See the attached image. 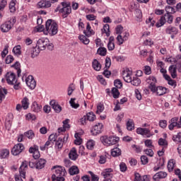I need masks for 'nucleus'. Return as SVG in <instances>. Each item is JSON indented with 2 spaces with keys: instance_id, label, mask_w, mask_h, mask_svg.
Returning a JSON list of instances; mask_svg holds the SVG:
<instances>
[{
  "instance_id": "obj_11",
  "label": "nucleus",
  "mask_w": 181,
  "mask_h": 181,
  "mask_svg": "<svg viewBox=\"0 0 181 181\" xmlns=\"http://www.w3.org/2000/svg\"><path fill=\"white\" fill-rule=\"evenodd\" d=\"M24 149H25V146H23L22 144L19 143L13 146V148L11 150V153L14 156H17V155L22 153V152H23Z\"/></svg>"
},
{
  "instance_id": "obj_29",
  "label": "nucleus",
  "mask_w": 181,
  "mask_h": 181,
  "mask_svg": "<svg viewBox=\"0 0 181 181\" xmlns=\"http://www.w3.org/2000/svg\"><path fill=\"white\" fill-rule=\"evenodd\" d=\"M8 93V91L5 88H2V86H0V104L2 103V100L4 98H5V95Z\"/></svg>"
},
{
  "instance_id": "obj_23",
  "label": "nucleus",
  "mask_w": 181,
  "mask_h": 181,
  "mask_svg": "<svg viewBox=\"0 0 181 181\" xmlns=\"http://www.w3.org/2000/svg\"><path fill=\"white\" fill-rule=\"evenodd\" d=\"M177 66L176 65H171L169 66L168 71L173 78H176L177 74H176Z\"/></svg>"
},
{
  "instance_id": "obj_9",
  "label": "nucleus",
  "mask_w": 181,
  "mask_h": 181,
  "mask_svg": "<svg viewBox=\"0 0 181 181\" xmlns=\"http://www.w3.org/2000/svg\"><path fill=\"white\" fill-rule=\"evenodd\" d=\"M179 117H173L170 121L168 129L170 131H173L175 127L181 128V122H179Z\"/></svg>"
},
{
  "instance_id": "obj_47",
  "label": "nucleus",
  "mask_w": 181,
  "mask_h": 181,
  "mask_svg": "<svg viewBox=\"0 0 181 181\" xmlns=\"http://www.w3.org/2000/svg\"><path fill=\"white\" fill-rule=\"evenodd\" d=\"M89 175L91 176V181H98L100 180V177H98V175L94 174L93 171H88Z\"/></svg>"
},
{
  "instance_id": "obj_26",
  "label": "nucleus",
  "mask_w": 181,
  "mask_h": 181,
  "mask_svg": "<svg viewBox=\"0 0 181 181\" xmlns=\"http://www.w3.org/2000/svg\"><path fill=\"white\" fill-rule=\"evenodd\" d=\"M165 32L168 35H177V28L169 26L166 28Z\"/></svg>"
},
{
  "instance_id": "obj_30",
  "label": "nucleus",
  "mask_w": 181,
  "mask_h": 181,
  "mask_svg": "<svg viewBox=\"0 0 181 181\" xmlns=\"http://www.w3.org/2000/svg\"><path fill=\"white\" fill-rule=\"evenodd\" d=\"M11 67H13L16 69V70H17L18 77H21V73H22V71L21 70V63H19V62H16L11 66Z\"/></svg>"
},
{
  "instance_id": "obj_50",
  "label": "nucleus",
  "mask_w": 181,
  "mask_h": 181,
  "mask_svg": "<svg viewBox=\"0 0 181 181\" xmlns=\"http://www.w3.org/2000/svg\"><path fill=\"white\" fill-rule=\"evenodd\" d=\"M16 5V4L13 1H11L10 2V4H9L10 12L13 13L16 11V7H15Z\"/></svg>"
},
{
  "instance_id": "obj_43",
  "label": "nucleus",
  "mask_w": 181,
  "mask_h": 181,
  "mask_svg": "<svg viewBox=\"0 0 181 181\" xmlns=\"http://www.w3.org/2000/svg\"><path fill=\"white\" fill-rule=\"evenodd\" d=\"M111 93L113 95V98H118V97H119V90H118V88H112Z\"/></svg>"
},
{
  "instance_id": "obj_1",
  "label": "nucleus",
  "mask_w": 181,
  "mask_h": 181,
  "mask_svg": "<svg viewBox=\"0 0 181 181\" xmlns=\"http://www.w3.org/2000/svg\"><path fill=\"white\" fill-rule=\"evenodd\" d=\"M52 170H55V173L52 175V181H64V176H66V169L60 165H54Z\"/></svg>"
},
{
  "instance_id": "obj_12",
  "label": "nucleus",
  "mask_w": 181,
  "mask_h": 181,
  "mask_svg": "<svg viewBox=\"0 0 181 181\" xmlns=\"http://www.w3.org/2000/svg\"><path fill=\"white\" fill-rule=\"evenodd\" d=\"M136 134L139 135H142L143 136H146V138H151L152 136V134L151 133V130L146 128L139 127L136 129Z\"/></svg>"
},
{
  "instance_id": "obj_41",
  "label": "nucleus",
  "mask_w": 181,
  "mask_h": 181,
  "mask_svg": "<svg viewBox=\"0 0 181 181\" xmlns=\"http://www.w3.org/2000/svg\"><path fill=\"white\" fill-rule=\"evenodd\" d=\"M78 39L83 45H88L90 43V40L86 35H79Z\"/></svg>"
},
{
  "instance_id": "obj_56",
  "label": "nucleus",
  "mask_w": 181,
  "mask_h": 181,
  "mask_svg": "<svg viewBox=\"0 0 181 181\" xmlns=\"http://www.w3.org/2000/svg\"><path fill=\"white\" fill-rule=\"evenodd\" d=\"M135 15L137 18V21H140L142 18V11L139 9L135 11Z\"/></svg>"
},
{
  "instance_id": "obj_39",
  "label": "nucleus",
  "mask_w": 181,
  "mask_h": 181,
  "mask_svg": "<svg viewBox=\"0 0 181 181\" xmlns=\"http://www.w3.org/2000/svg\"><path fill=\"white\" fill-rule=\"evenodd\" d=\"M165 12L167 14L173 15V13H176V11H175V8H173L170 6H165Z\"/></svg>"
},
{
  "instance_id": "obj_32",
  "label": "nucleus",
  "mask_w": 181,
  "mask_h": 181,
  "mask_svg": "<svg viewBox=\"0 0 181 181\" xmlns=\"http://www.w3.org/2000/svg\"><path fill=\"white\" fill-rule=\"evenodd\" d=\"M121 153H122V152H121V149H119V148H115L112 149L111 155L114 158H117V156H120Z\"/></svg>"
},
{
  "instance_id": "obj_49",
  "label": "nucleus",
  "mask_w": 181,
  "mask_h": 181,
  "mask_svg": "<svg viewBox=\"0 0 181 181\" xmlns=\"http://www.w3.org/2000/svg\"><path fill=\"white\" fill-rule=\"evenodd\" d=\"M13 52L16 56H21V46L18 45V46L14 47L13 49Z\"/></svg>"
},
{
  "instance_id": "obj_22",
  "label": "nucleus",
  "mask_w": 181,
  "mask_h": 181,
  "mask_svg": "<svg viewBox=\"0 0 181 181\" xmlns=\"http://www.w3.org/2000/svg\"><path fill=\"white\" fill-rule=\"evenodd\" d=\"M31 110L33 112H40L42 110V106L39 105L37 102L35 101L32 104Z\"/></svg>"
},
{
  "instance_id": "obj_44",
  "label": "nucleus",
  "mask_w": 181,
  "mask_h": 181,
  "mask_svg": "<svg viewBox=\"0 0 181 181\" xmlns=\"http://www.w3.org/2000/svg\"><path fill=\"white\" fill-rule=\"evenodd\" d=\"M108 155V153H105L104 156H100V159H99V163H100V165H104V163H105V162H107V156Z\"/></svg>"
},
{
  "instance_id": "obj_6",
  "label": "nucleus",
  "mask_w": 181,
  "mask_h": 181,
  "mask_svg": "<svg viewBox=\"0 0 181 181\" xmlns=\"http://www.w3.org/2000/svg\"><path fill=\"white\" fill-rule=\"evenodd\" d=\"M15 22L16 20L15 18H12L10 21H7L5 23H2L0 26V29L3 33H7L13 28V25H15Z\"/></svg>"
},
{
  "instance_id": "obj_27",
  "label": "nucleus",
  "mask_w": 181,
  "mask_h": 181,
  "mask_svg": "<svg viewBox=\"0 0 181 181\" xmlns=\"http://www.w3.org/2000/svg\"><path fill=\"white\" fill-rule=\"evenodd\" d=\"M36 163V169H43V168H45V165H46V160L40 158Z\"/></svg>"
},
{
  "instance_id": "obj_34",
  "label": "nucleus",
  "mask_w": 181,
  "mask_h": 181,
  "mask_svg": "<svg viewBox=\"0 0 181 181\" xmlns=\"http://www.w3.org/2000/svg\"><path fill=\"white\" fill-rule=\"evenodd\" d=\"M24 136L28 139H33L35 138V132L33 130H28L24 132Z\"/></svg>"
},
{
  "instance_id": "obj_15",
  "label": "nucleus",
  "mask_w": 181,
  "mask_h": 181,
  "mask_svg": "<svg viewBox=\"0 0 181 181\" xmlns=\"http://www.w3.org/2000/svg\"><path fill=\"white\" fill-rule=\"evenodd\" d=\"M146 83L149 84L148 88L151 90V91H155V88L156 87V78L155 76H149L146 79Z\"/></svg>"
},
{
  "instance_id": "obj_61",
  "label": "nucleus",
  "mask_w": 181,
  "mask_h": 181,
  "mask_svg": "<svg viewBox=\"0 0 181 181\" xmlns=\"http://www.w3.org/2000/svg\"><path fill=\"white\" fill-rule=\"evenodd\" d=\"M110 67H111V59L110 57H106L105 67L104 69H109Z\"/></svg>"
},
{
  "instance_id": "obj_46",
  "label": "nucleus",
  "mask_w": 181,
  "mask_h": 181,
  "mask_svg": "<svg viewBox=\"0 0 181 181\" xmlns=\"http://www.w3.org/2000/svg\"><path fill=\"white\" fill-rule=\"evenodd\" d=\"M95 145V141H94L93 140H89L87 144H86V147L88 149H93L94 148V146Z\"/></svg>"
},
{
  "instance_id": "obj_2",
  "label": "nucleus",
  "mask_w": 181,
  "mask_h": 181,
  "mask_svg": "<svg viewBox=\"0 0 181 181\" xmlns=\"http://www.w3.org/2000/svg\"><path fill=\"white\" fill-rule=\"evenodd\" d=\"M57 23H56L52 19L47 20L45 23V35H47V33H49L50 36H54V35H57Z\"/></svg>"
},
{
  "instance_id": "obj_20",
  "label": "nucleus",
  "mask_w": 181,
  "mask_h": 181,
  "mask_svg": "<svg viewBox=\"0 0 181 181\" xmlns=\"http://www.w3.org/2000/svg\"><path fill=\"white\" fill-rule=\"evenodd\" d=\"M166 176H168V173H166V172L160 171L154 175L153 179V180L158 181L159 179H165Z\"/></svg>"
},
{
  "instance_id": "obj_59",
  "label": "nucleus",
  "mask_w": 181,
  "mask_h": 181,
  "mask_svg": "<svg viewBox=\"0 0 181 181\" xmlns=\"http://www.w3.org/2000/svg\"><path fill=\"white\" fill-rule=\"evenodd\" d=\"M116 39L119 45H122V43H124V42H125V40H124V37H122V35L121 34H119Z\"/></svg>"
},
{
  "instance_id": "obj_3",
  "label": "nucleus",
  "mask_w": 181,
  "mask_h": 181,
  "mask_svg": "<svg viewBox=\"0 0 181 181\" xmlns=\"http://www.w3.org/2000/svg\"><path fill=\"white\" fill-rule=\"evenodd\" d=\"M6 80L7 83L10 86H14L15 90H19L21 88L20 84L21 83L18 82V80L16 79V75L13 72H8L6 76Z\"/></svg>"
},
{
  "instance_id": "obj_54",
  "label": "nucleus",
  "mask_w": 181,
  "mask_h": 181,
  "mask_svg": "<svg viewBox=\"0 0 181 181\" xmlns=\"http://www.w3.org/2000/svg\"><path fill=\"white\" fill-rule=\"evenodd\" d=\"M114 86L116 87V88H122V82H121L119 79H116L114 81Z\"/></svg>"
},
{
  "instance_id": "obj_55",
  "label": "nucleus",
  "mask_w": 181,
  "mask_h": 181,
  "mask_svg": "<svg viewBox=\"0 0 181 181\" xmlns=\"http://www.w3.org/2000/svg\"><path fill=\"white\" fill-rule=\"evenodd\" d=\"M103 30L105 32V33L106 34V36H110V25L108 24H105L104 26H103Z\"/></svg>"
},
{
  "instance_id": "obj_45",
  "label": "nucleus",
  "mask_w": 181,
  "mask_h": 181,
  "mask_svg": "<svg viewBox=\"0 0 181 181\" xmlns=\"http://www.w3.org/2000/svg\"><path fill=\"white\" fill-rule=\"evenodd\" d=\"M104 104L103 103H99L97 105V111H96V114H101V112H103V111H104Z\"/></svg>"
},
{
  "instance_id": "obj_4",
  "label": "nucleus",
  "mask_w": 181,
  "mask_h": 181,
  "mask_svg": "<svg viewBox=\"0 0 181 181\" xmlns=\"http://www.w3.org/2000/svg\"><path fill=\"white\" fill-rule=\"evenodd\" d=\"M28 169V161H23L19 168L20 175H16V181H23V179L26 177V170Z\"/></svg>"
},
{
  "instance_id": "obj_33",
  "label": "nucleus",
  "mask_w": 181,
  "mask_h": 181,
  "mask_svg": "<svg viewBox=\"0 0 181 181\" xmlns=\"http://www.w3.org/2000/svg\"><path fill=\"white\" fill-rule=\"evenodd\" d=\"M92 64L94 70L96 71H100V70H101V64L98 62V60L94 59Z\"/></svg>"
},
{
  "instance_id": "obj_7",
  "label": "nucleus",
  "mask_w": 181,
  "mask_h": 181,
  "mask_svg": "<svg viewBox=\"0 0 181 181\" xmlns=\"http://www.w3.org/2000/svg\"><path fill=\"white\" fill-rule=\"evenodd\" d=\"M173 23V16L172 14L165 13L163 16L160 18L158 22L156 23V25L157 28H160V26H163L165 23Z\"/></svg>"
},
{
  "instance_id": "obj_52",
  "label": "nucleus",
  "mask_w": 181,
  "mask_h": 181,
  "mask_svg": "<svg viewBox=\"0 0 181 181\" xmlns=\"http://www.w3.org/2000/svg\"><path fill=\"white\" fill-rule=\"evenodd\" d=\"M8 156H9V150L4 149V150L1 151V157L3 159H5V158L8 157Z\"/></svg>"
},
{
  "instance_id": "obj_25",
  "label": "nucleus",
  "mask_w": 181,
  "mask_h": 181,
  "mask_svg": "<svg viewBox=\"0 0 181 181\" xmlns=\"http://www.w3.org/2000/svg\"><path fill=\"white\" fill-rule=\"evenodd\" d=\"M64 139L65 137H59L57 141L55 146L58 149V151H60V149L63 148V145H64Z\"/></svg>"
},
{
  "instance_id": "obj_48",
  "label": "nucleus",
  "mask_w": 181,
  "mask_h": 181,
  "mask_svg": "<svg viewBox=\"0 0 181 181\" xmlns=\"http://www.w3.org/2000/svg\"><path fill=\"white\" fill-rule=\"evenodd\" d=\"M158 163L160 164L158 165V167H154L155 172L159 170L160 168L163 167V165H165V160L163 159L159 160Z\"/></svg>"
},
{
  "instance_id": "obj_42",
  "label": "nucleus",
  "mask_w": 181,
  "mask_h": 181,
  "mask_svg": "<svg viewBox=\"0 0 181 181\" xmlns=\"http://www.w3.org/2000/svg\"><path fill=\"white\" fill-rule=\"evenodd\" d=\"M98 53L100 56H106L107 55V48L100 47L98 49Z\"/></svg>"
},
{
  "instance_id": "obj_17",
  "label": "nucleus",
  "mask_w": 181,
  "mask_h": 181,
  "mask_svg": "<svg viewBox=\"0 0 181 181\" xmlns=\"http://www.w3.org/2000/svg\"><path fill=\"white\" fill-rule=\"evenodd\" d=\"M122 76L124 81L126 83H131L132 81V72L131 71H123Z\"/></svg>"
},
{
  "instance_id": "obj_24",
  "label": "nucleus",
  "mask_w": 181,
  "mask_h": 181,
  "mask_svg": "<svg viewBox=\"0 0 181 181\" xmlns=\"http://www.w3.org/2000/svg\"><path fill=\"white\" fill-rule=\"evenodd\" d=\"M69 158L71 159V160H76L77 158L78 157V155H77V150H76V148H72L69 153Z\"/></svg>"
},
{
  "instance_id": "obj_53",
  "label": "nucleus",
  "mask_w": 181,
  "mask_h": 181,
  "mask_svg": "<svg viewBox=\"0 0 181 181\" xmlns=\"http://www.w3.org/2000/svg\"><path fill=\"white\" fill-rule=\"evenodd\" d=\"M74 90H76V88L74 87V84L71 83L68 88V95H71Z\"/></svg>"
},
{
  "instance_id": "obj_40",
  "label": "nucleus",
  "mask_w": 181,
  "mask_h": 181,
  "mask_svg": "<svg viewBox=\"0 0 181 181\" xmlns=\"http://www.w3.org/2000/svg\"><path fill=\"white\" fill-rule=\"evenodd\" d=\"M69 104L71 107H72V108H74L75 110H77V108L80 107V104L76 103V98H71Z\"/></svg>"
},
{
  "instance_id": "obj_58",
  "label": "nucleus",
  "mask_w": 181,
  "mask_h": 181,
  "mask_svg": "<svg viewBox=\"0 0 181 181\" xmlns=\"http://www.w3.org/2000/svg\"><path fill=\"white\" fill-rule=\"evenodd\" d=\"M158 145H160V146H168V141H166V139H160L158 140Z\"/></svg>"
},
{
  "instance_id": "obj_37",
  "label": "nucleus",
  "mask_w": 181,
  "mask_h": 181,
  "mask_svg": "<svg viewBox=\"0 0 181 181\" xmlns=\"http://www.w3.org/2000/svg\"><path fill=\"white\" fill-rule=\"evenodd\" d=\"M86 30H83V33L86 36H91V35H93V31L91 30V26L89 23H87Z\"/></svg>"
},
{
  "instance_id": "obj_16",
  "label": "nucleus",
  "mask_w": 181,
  "mask_h": 181,
  "mask_svg": "<svg viewBox=\"0 0 181 181\" xmlns=\"http://www.w3.org/2000/svg\"><path fill=\"white\" fill-rule=\"evenodd\" d=\"M112 172H114V170H112V168H105L101 173V175L104 177V179H112L114 176Z\"/></svg>"
},
{
  "instance_id": "obj_31",
  "label": "nucleus",
  "mask_w": 181,
  "mask_h": 181,
  "mask_svg": "<svg viewBox=\"0 0 181 181\" xmlns=\"http://www.w3.org/2000/svg\"><path fill=\"white\" fill-rule=\"evenodd\" d=\"M21 104L23 110H28L29 108V98L27 97L23 98Z\"/></svg>"
},
{
  "instance_id": "obj_19",
  "label": "nucleus",
  "mask_w": 181,
  "mask_h": 181,
  "mask_svg": "<svg viewBox=\"0 0 181 181\" xmlns=\"http://www.w3.org/2000/svg\"><path fill=\"white\" fill-rule=\"evenodd\" d=\"M52 6V4L49 1L42 0L39 1L37 4V8H40L41 9H45L46 8H50Z\"/></svg>"
},
{
  "instance_id": "obj_64",
  "label": "nucleus",
  "mask_w": 181,
  "mask_h": 181,
  "mask_svg": "<svg viewBox=\"0 0 181 181\" xmlns=\"http://www.w3.org/2000/svg\"><path fill=\"white\" fill-rule=\"evenodd\" d=\"M141 162L142 165H146L148 162V157H146V156H141Z\"/></svg>"
},
{
  "instance_id": "obj_10",
  "label": "nucleus",
  "mask_w": 181,
  "mask_h": 181,
  "mask_svg": "<svg viewBox=\"0 0 181 181\" xmlns=\"http://www.w3.org/2000/svg\"><path fill=\"white\" fill-rule=\"evenodd\" d=\"M47 45H49V39H39L37 42L36 47H37L39 50H45Z\"/></svg>"
},
{
  "instance_id": "obj_5",
  "label": "nucleus",
  "mask_w": 181,
  "mask_h": 181,
  "mask_svg": "<svg viewBox=\"0 0 181 181\" xmlns=\"http://www.w3.org/2000/svg\"><path fill=\"white\" fill-rule=\"evenodd\" d=\"M100 141L103 145L108 146L110 145H115L118 141H119V137H114V136H103L100 137Z\"/></svg>"
},
{
  "instance_id": "obj_60",
  "label": "nucleus",
  "mask_w": 181,
  "mask_h": 181,
  "mask_svg": "<svg viewBox=\"0 0 181 181\" xmlns=\"http://www.w3.org/2000/svg\"><path fill=\"white\" fill-rule=\"evenodd\" d=\"M127 128L128 131H132L134 129V122H127Z\"/></svg>"
},
{
  "instance_id": "obj_51",
  "label": "nucleus",
  "mask_w": 181,
  "mask_h": 181,
  "mask_svg": "<svg viewBox=\"0 0 181 181\" xmlns=\"http://www.w3.org/2000/svg\"><path fill=\"white\" fill-rule=\"evenodd\" d=\"M173 141L174 142H181V133H177L176 135L173 136Z\"/></svg>"
},
{
  "instance_id": "obj_36",
  "label": "nucleus",
  "mask_w": 181,
  "mask_h": 181,
  "mask_svg": "<svg viewBox=\"0 0 181 181\" xmlns=\"http://www.w3.org/2000/svg\"><path fill=\"white\" fill-rule=\"evenodd\" d=\"M132 86H138L141 84V79L139 78L138 76H134L132 78V81L130 82Z\"/></svg>"
},
{
  "instance_id": "obj_14",
  "label": "nucleus",
  "mask_w": 181,
  "mask_h": 181,
  "mask_svg": "<svg viewBox=\"0 0 181 181\" xmlns=\"http://www.w3.org/2000/svg\"><path fill=\"white\" fill-rule=\"evenodd\" d=\"M25 83L31 90H35L36 88V81L32 75L28 76L25 79Z\"/></svg>"
},
{
  "instance_id": "obj_57",
  "label": "nucleus",
  "mask_w": 181,
  "mask_h": 181,
  "mask_svg": "<svg viewBox=\"0 0 181 181\" xmlns=\"http://www.w3.org/2000/svg\"><path fill=\"white\" fill-rule=\"evenodd\" d=\"M57 139V134H52L48 138V140L50 141L52 144H54V142H55Z\"/></svg>"
},
{
  "instance_id": "obj_63",
  "label": "nucleus",
  "mask_w": 181,
  "mask_h": 181,
  "mask_svg": "<svg viewBox=\"0 0 181 181\" xmlns=\"http://www.w3.org/2000/svg\"><path fill=\"white\" fill-rule=\"evenodd\" d=\"M119 169L122 172H127V164H125V163H121L119 164Z\"/></svg>"
},
{
  "instance_id": "obj_13",
  "label": "nucleus",
  "mask_w": 181,
  "mask_h": 181,
  "mask_svg": "<svg viewBox=\"0 0 181 181\" xmlns=\"http://www.w3.org/2000/svg\"><path fill=\"white\" fill-rule=\"evenodd\" d=\"M92 135L96 136V135H100L103 132V124L98 123L95 124L90 130Z\"/></svg>"
},
{
  "instance_id": "obj_18",
  "label": "nucleus",
  "mask_w": 181,
  "mask_h": 181,
  "mask_svg": "<svg viewBox=\"0 0 181 181\" xmlns=\"http://www.w3.org/2000/svg\"><path fill=\"white\" fill-rule=\"evenodd\" d=\"M49 105H51V107H52L54 111H55L57 114L62 112V106H60V105H59V103H57L56 100H51L49 102Z\"/></svg>"
},
{
  "instance_id": "obj_21",
  "label": "nucleus",
  "mask_w": 181,
  "mask_h": 181,
  "mask_svg": "<svg viewBox=\"0 0 181 181\" xmlns=\"http://www.w3.org/2000/svg\"><path fill=\"white\" fill-rule=\"evenodd\" d=\"M152 93H156L157 95H163V94H166V88H163L162 86H156L155 91H152Z\"/></svg>"
},
{
  "instance_id": "obj_28",
  "label": "nucleus",
  "mask_w": 181,
  "mask_h": 181,
  "mask_svg": "<svg viewBox=\"0 0 181 181\" xmlns=\"http://www.w3.org/2000/svg\"><path fill=\"white\" fill-rule=\"evenodd\" d=\"M80 173V170H78V167L74 165L69 168V175L72 176L74 175H78Z\"/></svg>"
},
{
  "instance_id": "obj_38",
  "label": "nucleus",
  "mask_w": 181,
  "mask_h": 181,
  "mask_svg": "<svg viewBox=\"0 0 181 181\" xmlns=\"http://www.w3.org/2000/svg\"><path fill=\"white\" fill-rule=\"evenodd\" d=\"M85 117L87 121L93 122L95 119V115L93 112H88Z\"/></svg>"
},
{
  "instance_id": "obj_62",
  "label": "nucleus",
  "mask_w": 181,
  "mask_h": 181,
  "mask_svg": "<svg viewBox=\"0 0 181 181\" xmlns=\"http://www.w3.org/2000/svg\"><path fill=\"white\" fill-rule=\"evenodd\" d=\"M159 125L160 128L165 129L168 127V121L166 120H160Z\"/></svg>"
},
{
  "instance_id": "obj_8",
  "label": "nucleus",
  "mask_w": 181,
  "mask_h": 181,
  "mask_svg": "<svg viewBox=\"0 0 181 181\" xmlns=\"http://www.w3.org/2000/svg\"><path fill=\"white\" fill-rule=\"evenodd\" d=\"M62 5L63 8L59 10V12L62 13L63 18H67L71 13V6L66 2H62Z\"/></svg>"
},
{
  "instance_id": "obj_35",
  "label": "nucleus",
  "mask_w": 181,
  "mask_h": 181,
  "mask_svg": "<svg viewBox=\"0 0 181 181\" xmlns=\"http://www.w3.org/2000/svg\"><path fill=\"white\" fill-rule=\"evenodd\" d=\"M175 160L173 159H171L168 161V170L169 172H172L173 171V169H175Z\"/></svg>"
}]
</instances>
